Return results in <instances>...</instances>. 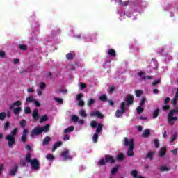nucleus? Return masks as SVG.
<instances>
[{
  "mask_svg": "<svg viewBox=\"0 0 178 178\" xmlns=\"http://www.w3.org/2000/svg\"><path fill=\"white\" fill-rule=\"evenodd\" d=\"M49 131V124H46L43 127H38L32 129L31 132V137L34 136H40L42 133H48Z\"/></svg>",
  "mask_w": 178,
  "mask_h": 178,
  "instance_id": "f257e3e1",
  "label": "nucleus"
},
{
  "mask_svg": "<svg viewBox=\"0 0 178 178\" xmlns=\"http://www.w3.org/2000/svg\"><path fill=\"white\" fill-rule=\"evenodd\" d=\"M124 142L125 143V146L129 147L127 153V156H133L134 155V152H133V149H134V139L131 138L129 141V139L125 137Z\"/></svg>",
  "mask_w": 178,
  "mask_h": 178,
  "instance_id": "f03ea898",
  "label": "nucleus"
},
{
  "mask_svg": "<svg viewBox=\"0 0 178 178\" xmlns=\"http://www.w3.org/2000/svg\"><path fill=\"white\" fill-rule=\"evenodd\" d=\"M103 127H104L103 124H98V127H97V129H96V132L94 134V135L92 136L93 143H98V134L101 133V131H102Z\"/></svg>",
  "mask_w": 178,
  "mask_h": 178,
  "instance_id": "7ed1b4c3",
  "label": "nucleus"
},
{
  "mask_svg": "<svg viewBox=\"0 0 178 178\" xmlns=\"http://www.w3.org/2000/svg\"><path fill=\"white\" fill-rule=\"evenodd\" d=\"M5 140H6L8 144L9 148H12L15 144H16V138L13 137V136H10V134H8L6 136Z\"/></svg>",
  "mask_w": 178,
  "mask_h": 178,
  "instance_id": "20e7f679",
  "label": "nucleus"
},
{
  "mask_svg": "<svg viewBox=\"0 0 178 178\" xmlns=\"http://www.w3.org/2000/svg\"><path fill=\"white\" fill-rule=\"evenodd\" d=\"M29 163L31 164L32 170H40V161H38V159L35 158Z\"/></svg>",
  "mask_w": 178,
  "mask_h": 178,
  "instance_id": "39448f33",
  "label": "nucleus"
},
{
  "mask_svg": "<svg viewBox=\"0 0 178 178\" xmlns=\"http://www.w3.org/2000/svg\"><path fill=\"white\" fill-rule=\"evenodd\" d=\"M125 101L128 106H129V105H133L134 102V97H133L132 95L127 94Z\"/></svg>",
  "mask_w": 178,
  "mask_h": 178,
  "instance_id": "423d86ee",
  "label": "nucleus"
},
{
  "mask_svg": "<svg viewBox=\"0 0 178 178\" xmlns=\"http://www.w3.org/2000/svg\"><path fill=\"white\" fill-rule=\"evenodd\" d=\"M61 156L64 158V161H67V159H73V156H72L71 155H69V150L67 149L63 151L61 153Z\"/></svg>",
  "mask_w": 178,
  "mask_h": 178,
  "instance_id": "0eeeda50",
  "label": "nucleus"
},
{
  "mask_svg": "<svg viewBox=\"0 0 178 178\" xmlns=\"http://www.w3.org/2000/svg\"><path fill=\"white\" fill-rule=\"evenodd\" d=\"M90 116L92 118H94V116H96L98 119H104V115L102 114L101 111H95L92 113H90Z\"/></svg>",
  "mask_w": 178,
  "mask_h": 178,
  "instance_id": "6e6552de",
  "label": "nucleus"
},
{
  "mask_svg": "<svg viewBox=\"0 0 178 178\" xmlns=\"http://www.w3.org/2000/svg\"><path fill=\"white\" fill-rule=\"evenodd\" d=\"M168 123L171 126H173V124H175V122L177 121V117H173V115H170V113H168Z\"/></svg>",
  "mask_w": 178,
  "mask_h": 178,
  "instance_id": "1a4fd4ad",
  "label": "nucleus"
},
{
  "mask_svg": "<svg viewBox=\"0 0 178 178\" xmlns=\"http://www.w3.org/2000/svg\"><path fill=\"white\" fill-rule=\"evenodd\" d=\"M27 134H29V129H24L22 136L21 137L22 143H27Z\"/></svg>",
  "mask_w": 178,
  "mask_h": 178,
  "instance_id": "9d476101",
  "label": "nucleus"
},
{
  "mask_svg": "<svg viewBox=\"0 0 178 178\" xmlns=\"http://www.w3.org/2000/svg\"><path fill=\"white\" fill-rule=\"evenodd\" d=\"M32 118L35 120V122L40 120V114H38V109L34 108L32 113Z\"/></svg>",
  "mask_w": 178,
  "mask_h": 178,
  "instance_id": "9b49d317",
  "label": "nucleus"
},
{
  "mask_svg": "<svg viewBox=\"0 0 178 178\" xmlns=\"http://www.w3.org/2000/svg\"><path fill=\"white\" fill-rule=\"evenodd\" d=\"M105 161L106 163H115V159H113V157L111 156L109 154H106L105 156Z\"/></svg>",
  "mask_w": 178,
  "mask_h": 178,
  "instance_id": "f8f14e48",
  "label": "nucleus"
},
{
  "mask_svg": "<svg viewBox=\"0 0 178 178\" xmlns=\"http://www.w3.org/2000/svg\"><path fill=\"white\" fill-rule=\"evenodd\" d=\"M17 170H19V165L15 164L14 168L10 171V176H16Z\"/></svg>",
  "mask_w": 178,
  "mask_h": 178,
  "instance_id": "ddd939ff",
  "label": "nucleus"
},
{
  "mask_svg": "<svg viewBox=\"0 0 178 178\" xmlns=\"http://www.w3.org/2000/svg\"><path fill=\"white\" fill-rule=\"evenodd\" d=\"M166 151H167L166 147H161L159 152V156H161V158H163V156L166 155Z\"/></svg>",
  "mask_w": 178,
  "mask_h": 178,
  "instance_id": "4468645a",
  "label": "nucleus"
},
{
  "mask_svg": "<svg viewBox=\"0 0 178 178\" xmlns=\"http://www.w3.org/2000/svg\"><path fill=\"white\" fill-rule=\"evenodd\" d=\"M62 141H58L56 143H54V146H53V149H52V152H55L56 151V149H58V148H59V147H62Z\"/></svg>",
  "mask_w": 178,
  "mask_h": 178,
  "instance_id": "2eb2a0df",
  "label": "nucleus"
},
{
  "mask_svg": "<svg viewBox=\"0 0 178 178\" xmlns=\"http://www.w3.org/2000/svg\"><path fill=\"white\" fill-rule=\"evenodd\" d=\"M20 112H22V107L17 106V107L14 108V109H13L14 115H20Z\"/></svg>",
  "mask_w": 178,
  "mask_h": 178,
  "instance_id": "dca6fc26",
  "label": "nucleus"
},
{
  "mask_svg": "<svg viewBox=\"0 0 178 178\" xmlns=\"http://www.w3.org/2000/svg\"><path fill=\"white\" fill-rule=\"evenodd\" d=\"M98 124H99V123L95 120H92L90 123V126L92 129H97V127H98Z\"/></svg>",
  "mask_w": 178,
  "mask_h": 178,
  "instance_id": "f3484780",
  "label": "nucleus"
},
{
  "mask_svg": "<svg viewBox=\"0 0 178 178\" xmlns=\"http://www.w3.org/2000/svg\"><path fill=\"white\" fill-rule=\"evenodd\" d=\"M150 135H151V131H149V129H145L143 131V137H144V138H148Z\"/></svg>",
  "mask_w": 178,
  "mask_h": 178,
  "instance_id": "a211bd4d",
  "label": "nucleus"
},
{
  "mask_svg": "<svg viewBox=\"0 0 178 178\" xmlns=\"http://www.w3.org/2000/svg\"><path fill=\"white\" fill-rule=\"evenodd\" d=\"M25 161L26 162H27V163H30L33 161V160H31V153L28 152L26 155L25 157Z\"/></svg>",
  "mask_w": 178,
  "mask_h": 178,
  "instance_id": "6ab92c4d",
  "label": "nucleus"
},
{
  "mask_svg": "<svg viewBox=\"0 0 178 178\" xmlns=\"http://www.w3.org/2000/svg\"><path fill=\"white\" fill-rule=\"evenodd\" d=\"M154 155H155V152L154 151H149L147 156L146 158H149L150 161H152L154 159Z\"/></svg>",
  "mask_w": 178,
  "mask_h": 178,
  "instance_id": "aec40b11",
  "label": "nucleus"
},
{
  "mask_svg": "<svg viewBox=\"0 0 178 178\" xmlns=\"http://www.w3.org/2000/svg\"><path fill=\"white\" fill-rule=\"evenodd\" d=\"M49 141H51V137L46 136L42 142V145H48L49 144Z\"/></svg>",
  "mask_w": 178,
  "mask_h": 178,
  "instance_id": "412c9836",
  "label": "nucleus"
},
{
  "mask_svg": "<svg viewBox=\"0 0 178 178\" xmlns=\"http://www.w3.org/2000/svg\"><path fill=\"white\" fill-rule=\"evenodd\" d=\"M74 130V126H70V127H67L64 130L65 134H67L68 133H72Z\"/></svg>",
  "mask_w": 178,
  "mask_h": 178,
  "instance_id": "4be33fe9",
  "label": "nucleus"
},
{
  "mask_svg": "<svg viewBox=\"0 0 178 178\" xmlns=\"http://www.w3.org/2000/svg\"><path fill=\"white\" fill-rule=\"evenodd\" d=\"M125 113L124 111H122V110H119L118 109L116 111H115V116L117 118H120V116H123V114Z\"/></svg>",
  "mask_w": 178,
  "mask_h": 178,
  "instance_id": "5701e85b",
  "label": "nucleus"
},
{
  "mask_svg": "<svg viewBox=\"0 0 178 178\" xmlns=\"http://www.w3.org/2000/svg\"><path fill=\"white\" fill-rule=\"evenodd\" d=\"M20 105H22V102L17 100L15 102L13 103L11 106H10V109H13V106H20Z\"/></svg>",
  "mask_w": 178,
  "mask_h": 178,
  "instance_id": "b1692460",
  "label": "nucleus"
},
{
  "mask_svg": "<svg viewBox=\"0 0 178 178\" xmlns=\"http://www.w3.org/2000/svg\"><path fill=\"white\" fill-rule=\"evenodd\" d=\"M108 54L110 56H116V51L113 49H109L108 50Z\"/></svg>",
  "mask_w": 178,
  "mask_h": 178,
  "instance_id": "393cba45",
  "label": "nucleus"
},
{
  "mask_svg": "<svg viewBox=\"0 0 178 178\" xmlns=\"http://www.w3.org/2000/svg\"><path fill=\"white\" fill-rule=\"evenodd\" d=\"M48 120V115H44L40 119V123H44V122H47Z\"/></svg>",
  "mask_w": 178,
  "mask_h": 178,
  "instance_id": "a878e982",
  "label": "nucleus"
},
{
  "mask_svg": "<svg viewBox=\"0 0 178 178\" xmlns=\"http://www.w3.org/2000/svg\"><path fill=\"white\" fill-rule=\"evenodd\" d=\"M136 112H137L138 115H141V113H143V112H144V108H143V106H138L136 108Z\"/></svg>",
  "mask_w": 178,
  "mask_h": 178,
  "instance_id": "bb28decb",
  "label": "nucleus"
},
{
  "mask_svg": "<svg viewBox=\"0 0 178 178\" xmlns=\"http://www.w3.org/2000/svg\"><path fill=\"white\" fill-rule=\"evenodd\" d=\"M170 169L168 168L166 165H163L160 168V172H169Z\"/></svg>",
  "mask_w": 178,
  "mask_h": 178,
  "instance_id": "cd10ccee",
  "label": "nucleus"
},
{
  "mask_svg": "<svg viewBox=\"0 0 178 178\" xmlns=\"http://www.w3.org/2000/svg\"><path fill=\"white\" fill-rule=\"evenodd\" d=\"M159 108H156V110H154L153 113V119H155L156 118H158V116H159Z\"/></svg>",
  "mask_w": 178,
  "mask_h": 178,
  "instance_id": "c85d7f7f",
  "label": "nucleus"
},
{
  "mask_svg": "<svg viewBox=\"0 0 178 178\" xmlns=\"http://www.w3.org/2000/svg\"><path fill=\"white\" fill-rule=\"evenodd\" d=\"M124 159V155L123 154V153H120L118 156H117V161H123Z\"/></svg>",
  "mask_w": 178,
  "mask_h": 178,
  "instance_id": "c756f323",
  "label": "nucleus"
},
{
  "mask_svg": "<svg viewBox=\"0 0 178 178\" xmlns=\"http://www.w3.org/2000/svg\"><path fill=\"white\" fill-rule=\"evenodd\" d=\"M80 116H82V118H87V113H86V110L81 109L79 111Z\"/></svg>",
  "mask_w": 178,
  "mask_h": 178,
  "instance_id": "7c9ffc66",
  "label": "nucleus"
},
{
  "mask_svg": "<svg viewBox=\"0 0 178 178\" xmlns=\"http://www.w3.org/2000/svg\"><path fill=\"white\" fill-rule=\"evenodd\" d=\"M16 134H17V128H14L13 130L10 131V136H12L13 137H15Z\"/></svg>",
  "mask_w": 178,
  "mask_h": 178,
  "instance_id": "2f4dec72",
  "label": "nucleus"
},
{
  "mask_svg": "<svg viewBox=\"0 0 178 178\" xmlns=\"http://www.w3.org/2000/svg\"><path fill=\"white\" fill-rule=\"evenodd\" d=\"M99 100L106 102V101H108V97L106 95H102L99 97Z\"/></svg>",
  "mask_w": 178,
  "mask_h": 178,
  "instance_id": "473e14b6",
  "label": "nucleus"
},
{
  "mask_svg": "<svg viewBox=\"0 0 178 178\" xmlns=\"http://www.w3.org/2000/svg\"><path fill=\"white\" fill-rule=\"evenodd\" d=\"M94 104H95V99L92 98L90 99L87 102L88 106H91V105H94Z\"/></svg>",
  "mask_w": 178,
  "mask_h": 178,
  "instance_id": "72a5a7b5",
  "label": "nucleus"
},
{
  "mask_svg": "<svg viewBox=\"0 0 178 178\" xmlns=\"http://www.w3.org/2000/svg\"><path fill=\"white\" fill-rule=\"evenodd\" d=\"M119 170V165H116L111 170V175H115Z\"/></svg>",
  "mask_w": 178,
  "mask_h": 178,
  "instance_id": "f704fd0d",
  "label": "nucleus"
},
{
  "mask_svg": "<svg viewBox=\"0 0 178 178\" xmlns=\"http://www.w3.org/2000/svg\"><path fill=\"white\" fill-rule=\"evenodd\" d=\"M26 102H34V97L31 95L26 99Z\"/></svg>",
  "mask_w": 178,
  "mask_h": 178,
  "instance_id": "c9c22d12",
  "label": "nucleus"
},
{
  "mask_svg": "<svg viewBox=\"0 0 178 178\" xmlns=\"http://www.w3.org/2000/svg\"><path fill=\"white\" fill-rule=\"evenodd\" d=\"M26 123L27 122L26 120H22V121L19 122V125L21 127H22V129H24L26 127Z\"/></svg>",
  "mask_w": 178,
  "mask_h": 178,
  "instance_id": "e433bc0d",
  "label": "nucleus"
},
{
  "mask_svg": "<svg viewBox=\"0 0 178 178\" xmlns=\"http://www.w3.org/2000/svg\"><path fill=\"white\" fill-rule=\"evenodd\" d=\"M120 109L123 112H126V103L124 102L121 103V104H120Z\"/></svg>",
  "mask_w": 178,
  "mask_h": 178,
  "instance_id": "4c0bfd02",
  "label": "nucleus"
},
{
  "mask_svg": "<svg viewBox=\"0 0 178 178\" xmlns=\"http://www.w3.org/2000/svg\"><path fill=\"white\" fill-rule=\"evenodd\" d=\"M171 141L170 143H175L177 138V134H175L170 136Z\"/></svg>",
  "mask_w": 178,
  "mask_h": 178,
  "instance_id": "58836bf2",
  "label": "nucleus"
},
{
  "mask_svg": "<svg viewBox=\"0 0 178 178\" xmlns=\"http://www.w3.org/2000/svg\"><path fill=\"white\" fill-rule=\"evenodd\" d=\"M170 115H175V113H178V107H176L175 109H172L169 112Z\"/></svg>",
  "mask_w": 178,
  "mask_h": 178,
  "instance_id": "ea45409f",
  "label": "nucleus"
},
{
  "mask_svg": "<svg viewBox=\"0 0 178 178\" xmlns=\"http://www.w3.org/2000/svg\"><path fill=\"white\" fill-rule=\"evenodd\" d=\"M5 118H6V112L0 113V120H5Z\"/></svg>",
  "mask_w": 178,
  "mask_h": 178,
  "instance_id": "a19ab883",
  "label": "nucleus"
},
{
  "mask_svg": "<svg viewBox=\"0 0 178 178\" xmlns=\"http://www.w3.org/2000/svg\"><path fill=\"white\" fill-rule=\"evenodd\" d=\"M54 101L58 102V104H60L61 105L63 104V99L59 97H54Z\"/></svg>",
  "mask_w": 178,
  "mask_h": 178,
  "instance_id": "79ce46f5",
  "label": "nucleus"
},
{
  "mask_svg": "<svg viewBox=\"0 0 178 178\" xmlns=\"http://www.w3.org/2000/svg\"><path fill=\"white\" fill-rule=\"evenodd\" d=\"M99 165H100V166H105L106 165V161H105L104 159H102L99 161Z\"/></svg>",
  "mask_w": 178,
  "mask_h": 178,
  "instance_id": "37998d69",
  "label": "nucleus"
},
{
  "mask_svg": "<svg viewBox=\"0 0 178 178\" xmlns=\"http://www.w3.org/2000/svg\"><path fill=\"white\" fill-rule=\"evenodd\" d=\"M27 165V163H26V161H24V159H20L19 161V166H21L22 168L26 166Z\"/></svg>",
  "mask_w": 178,
  "mask_h": 178,
  "instance_id": "c03bdc74",
  "label": "nucleus"
},
{
  "mask_svg": "<svg viewBox=\"0 0 178 178\" xmlns=\"http://www.w3.org/2000/svg\"><path fill=\"white\" fill-rule=\"evenodd\" d=\"M24 113L26 115H30V113H31V109L30 108L29 106L25 107L24 108Z\"/></svg>",
  "mask_w": 178,
  "mask_h": 178,
  "instance_id": "a18cd8bd",
  "label": "nucleus"
},
{
  "mask_svg": "<svg viewBox=\"0 0 178 178\" xmlns=\"http://www.w3.org/2000/svg\"><path fill=\"white\" fill-rule=\"evenodd\" d=\"M66 59H67L68 60H72V59H73V54L72 53L67 54Z\"/></svg>",
  "mask_w": 178,
  "mask_h": 178,
  "instance_id": "49530a36",
  "label": "nucleus"
},
{
  "mask_svg": "<svg viewBox=\"0 0 178 178\" xmlns=\"http://www.w3.org/2000/svg\"><path fill=\"white\" fill-rule=\"evenodd\" d=\"M145 101H147V98L143 97L139 104L140 106H144L145 105Z\"/></svg>",
  "mask_w": 178,
  "mask_h": 178,
  "instance_id": "de8ad7c7",
  "label": "nucleus"
},
{
  "mask_svg": "<svg viewBox=\"0 0 178 178\" xmlns=\"http://www.w3.org/2000/svg\"><path fill=\"white\" fill-rule=\"evenodd\" d=\"M47 159H48L49 161H54V159H55V157L54 156V155L52 154H47L46 156Z\"/></svg>",
  "mask_w": 178,
  "mask_h": 178,
  "instance_id": "09e8293b",
  "label": "nucleus"
},
{
  "mask_svg": "<svg viewBox=\"0 0 178 178\" xmlns=\"http://www.w3.org/2000/svg\"><path fill=\"white\" fill-rule=\"evenodd\" d=\"M177 97H174V98L172 99V104L173 105V106H176V105H177Z\"/></svg>",
  "mask_w": 178,
  "mask_h": 178,
  "instance_id": "8fccbe9b",
  "label": "nucleus"
},
{
  "mask_svg": "<svg viewBox=\"0 0 178 178\" xmlns=\"http://www.w3.org/2000/svg\"><path fill=\"white\" fill-rule=\"evenodd\" d=\"M135 94H136V97H141V95H143V91L142 90H137L136 92H135Z\"/></svg>",
  "mask_w": 178,
  "mask_h": 178,
  "instance_id": "3c124183",
  "label": "nucleus"
},
{
  "mask_svg": "<svg viewBox=\"0 0 178 178\" xmlns=\"http://www.w3.org/2000/svg\"><path fill=\"white\" fill-rule=\"evenodd\" d=\"M19 48L21 51H26L27 49V46H26V44H19Z\"/></svg>",
  "mask_w": 178,
  "mask_h": 178,
  "instance_id": "603ef678",
  "label": "nucleus"
},
{
  "mask_svg": "<svg viewBox=\"0 0 178 178\" xmlns=\"http://www.w3.org/2000/svg\"><path fill=\"white\" fill-rule=\"evenodd\" d=\"M9 127H10V124L9 123V122H6L4 124V130H9Z\"/></svg>",
  "mask_w": 178,
  "mask_h": 178,
  "instance_id": "864d4df0",
  "label": "nucleus"
},
{
  "mask_svg": "<svg viewBox=\"0 0 178 178\" xmlns=\"http://www.w3.org/2000/svg\"><path fill=\"white\" fill-rule=\"evenodd\" d=\"M85 88H87V84L85 83H80V90H84Z\"/></svg>",
  "mask_w": 178,
  "mask_h": 178,
  "instance_id": "5fc2aeb1",
  "label": "nucleus"
},
{
  "mask_svg": "<svg viewBox=\"0 0 178 178\" xmlns=\"http://www.w3.org/2000/svg\"><path fill=\"white\" fill-rule=\"evenodd\" d=\"M83 97H84V95L83 93H79L76 95V99L81 101L82 100L81 98H83Z\"/></svg>",
  "mask_w": 178,
  "mask_h": 178,
  "instance_id": "6e6d98bb",
  "label": "nucleus"
},
{
  "mask_svg": "<svg viewBox=\"0 0 178 178\" xmlns=\"http://www.w3.org/2000/svg\"><path fill=\"white\" fill-rule=\"evenodd\" d=\"M161 83V79L154 80L152 82V86H156V84Z\"/></svg>",
  "mask_w": 178,
  "mask_h": 178,
  "instance_id": "4d7b16f0",
  "label": "nucleus"
},
{
  "mask_svg": "<svg viewBox=\"0 0 178 178\" xmlns=\"http://www.w3.org/2000/svg\"><path fill=\"white\" fill-rule=\"evenodd\" d=\"M45 87H47V85L44 82H41L40 84V88L41 90H45Z\"/></svg>",
  "mask_w": 178,
  "mask_h": 178,
  "instance_id": "13d9d810",
  "label": "nucleus"
},
{
  "mask_svg": "<svg viewBox=\"0 0 178 178\" xmlns=\"http://www.w3.org/2000/svg\"><path fill=\"white\" fill-rule=\"evenodd\" d=\"M155 148H158L159 147V140L158 139H155L154 140Z\"/></svg>",
  "mask_w": 178,
  "mask_h": 178,
  "instance_id": "bf43d9fd",
  "label": "nucleus"
},
{
  "mask_svg": "<svg viewBox=\"0 0 178 178\" xmlns=\"http://www.w3.org/2000/svg\"><path fill=\"white\" fill-rule=\"evenodd\" d=\"M72 120L73 122H79V117H77V115H72Z\"/></svg>",
  "mask_w": 178,
  "mask_h": 178,
  "instance_id": "052dcab7",
  "label": "nucleus"
},
{
  "mask_svg": "<svg viewBox=\"0 0 178 178\" xmlns=\"http://www.w3.org/2000/svg\"><path fill=\"white\" fill-rule=\"evenodd\" d=\"M63 140L64 141H69V140H70V136H69L68 134H65L63 136Z\"/></svg>",
  "mask_w": 178,
  "mask_h": 178,
  "instance_id": "680f3d73",
  "label": "nucleus"
},
{
  "mask_svg": "<svg viewBox=\"0 0 178 178\" xmlns=\"http://www.w3.org/2000/svg\"><path fill=\"white\" fill-rule=\"evenodd\" d=\"M170 109V106L169 105H165L163 106V111H169Z\"/></svg>",
  "mask_w": 178,
  "mask_h": 178,
  "instance_id": "e2e57ef3",
  "label": "nucleus"
},
{
  "mask_svg": "<svg viewBox=\"0 0 178 178\" xmlns=\"http://www.w3.org/2000/svg\"><path fill=\"white\" fill-rule=\"evenodd\" d=\"M170 102V97H166L165 99H164V105H168Z\"/></svg>",
  "mask_w": 178,
  "mask_h": 178,
  "instance_id": "0e129e2a",
  "label": "nucleus"
},
{
  "mask_svg": "<svg viewBox=\"0 0 178 178\" xmlns=\"http://www.w3.org/2000/svg\"><path fill=\"white\" fill-rule=\"evenodd\" d=\"M79 102H78V105L79 106H84V101L82 100H78Z\"/></svg>",
  "mask_w": 178,
  "mask_h": 178,
  "instance_id": "69168bd1",
  "label": "nucleus"
},
{
  "mask_svg": "<svg viewBox=\"0 0 178 178\" xmlns=\"http://www.w3.org/2000/svg\"><path fill=\"white\" fill-rule=\"evenodd\" d=\"M108 104H110L111 106H115V102H113V100H107Z\"/></svg>",
  "mask_w": 178,
  "mask_h": 178,
  "instance_id": "338daca9",
  "label": "nucleus"
},
{
  "mask_svg": "<svg viewBox=\"0 0 178 178\" xmlns=\"http://www.w3.org/2000/svg\"><path fill=\"white\" fill-rule=\"evenodd\" d=\"M5 55H6L5 51H0V58H5Z\"/></svg>",
  "mask_w": 178,
  "mask_h": 178,
  "instance_id": "774afa93",
  "label": "nucleus"
}]
</instances>
